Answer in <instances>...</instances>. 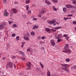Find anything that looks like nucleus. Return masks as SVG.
<instances>
[{"label":"nucleus","instance_id":"obj_1","mask_svg":"<svg viewBox=\"0 0 76 76\" xmlns=\"http://www.w3.org/2000/svg\"><path fill=\"white\" fill-rule=\"evenodd\" d=\"M68 47H69V44H66L64 46V48L63 52L64 53H67L68 54H70V53H72V51L71 50L69 49L67 50V48Z\"/></svg>","mask_w":76,"mask_h":76},{"label":"nucleus","instance_id":"obj_2","mask_svg":"<svg viewBox=\"0 0 76 76\" xmlns=\"http://www.w3.org/2000/svg\"><path fill=\"white\" fill-rule=\"evenodd\" d=\"M61 66L62 67H63L61 68V69L62 70H65V71H67V68L66 67H67L68 65L67 64H61Z\"/></svg>","mask_w":76,"mask_h":76},{"label":"nucleus","instance_id":"obj_3","mask_svg":"<svg viewBox=\"0 0 76 76\" xmlns=\"http://www.w3.org/2000/svg\"><path fill=\"white\" fill-rule=\"evenodd\" d=\"M5 23H3L2 24L0 25V29H3L4 28V26H5Z\"/></svg>","mask_w":76,"mask_h":76},{"label":"nucleus","instance_id":"obj_4","mask_svg":"<svg viewBox=\"0 0 76 76\" xmlns=\"http://www.w3.org/2000/svg\"><path fill=\"white\" fill-rule=\"evenodd\" d=\"M56 21V20L54 19H53L50 21H48L47 22L49 23V24H53V23H54Z\"/></svg>","mask_w":76,"mask_h":76},{"label":"nucleus","instance_id":"obj_5","mask_svg":"<svg viewBox=\"0 0 76 76\" xmlns=\"http://www.w3.org/2000/svg\"><path fill=\"white\" fill-rule=\"evenodd\" d=\"M12 11L13 13H15V14H16V13H17L18 12V10H17L16 9H12Z\"/></svg>","mask_w":76,"mask_h":76},{"label":"nucleus","instance_id":"obj_6","mask_svg":"<svg viewBox=\"0 0 76 76\" xmlns=\"http://www.w3.org/2000/svg\"><path fill=\"white\" fill-rule=\"evenodd\" d=\"M47 12V9L46 8H43L42 10V11H41V13H45V12Z\"/></svg>","mask_w":76,"mask_h":76},{"label":"nucleus","instance_id":"obj_7","mask_svg":"<svg viewBox=\"0 0 76 76\" xmlns=\"http://www.w3.org/2000/svg\"><path fill=\"white\" fill-rule=\"evenodd\" d=\"M66 7V8H72L73 6L72 5L70 4H66L65 6Z\"/></svg>","mask_w":76,"mask_h":76},{"label":"nucleus","instance_id":"obj_8","mask_svg":"<svg viewBox=\"0 0 76 76\" xmlns=\"http://www.w3.org/2000/svg\"><path fill=\"white\" fill-rule=\"evenodd\" d=\"M50 43L53 46L55 45V42H54V40L52 39L50 40Z\"/></svg>","mask_w":76,"mask_h":76},{"label":"nucleus","instance_id":"obj_9","mask_svg":"<svg viewBox=\"0 0 76 76\" xmlns=\"http://www.w3.org/2000/svg\"><path fill=\"white\" fill-rule=\"evenodd\" d=\"M8 65L10 68H12L13 67V64H12V63L11 62H9Z\"/></svg>","mask_w":76,"mask_h":76},{"label":"nucleus","instance_id":"obj_10","mask_svg":"<svg viewBox=\"0 0 76 76\" xmlns=\"http://www.w3.org/2000/svg\"><path fill=\"white\" fill-rule=\"evenodd\" d=\"M9 14V13L6 12V11L5 10H4V15L5 16H7Z\"/></svg>","mask_w":76,"mask_h":76},{"label":"nucleus","instance_id":"obj_11","mask_svg":"<svg viewBox=\"0 0 76 76\" xmlns=\"http://www.w3.org/2000/svg\"><path fill=\"white\" fill-rule=\"evenodd\" d=\"M23 38L26 41H29V37L24 36Z\"/></svg>","mask_w":76,"mask_h":76},{"label":"nucleus","instance_id":"obj_12","mask_svg":"<svg viewBox=\"0 0 76 76\" xmlns=\"http://www.w3.org/2000/svg\"><path fill=\"white\" fill-rule=\"evenodd\" d=\"M45 3H46V4H48V5H50V4H51V3L47 0H45Z\"/></svg>","mask_w":76,"mask_h":76},{"label":"nucleus","instance_id":"obj_13","mask_svg":"<svg viewBox=\"0 0 76 76\" xmlns=\"http://www.w3.org/2000/svg\"><path fill=\"white\" fill-rule=\"evenodd\" d=\"M61 37H62V34H58V35L56 37V39H60V38H61Z\"/></svg>","mask_w":76,"mask_h":76},{"label":"nucleus","instance_id":"obj_14","mask_svg":"<svg viewBox=\"0 0 76 76\" xmlns=\"http://www.w3.org/2000/svg\"><path fill=\"white\" fill-rule=\"evenodd\" d=\"M30 1H31L30 0H26L25 3H26V4H29V3H30Z\"/></svg>","mask_w":76,"mask_h":76},{"label":"nucleus","instance_id":"obj_15","mask_svg":"<svg viewBox=\"0 0 76 76\" xmlns=\"http://www.w3.org/2000/svg\"><path fill=\"white\" fill-rule=\"evenodd\" d=\"M41 19L42 20H46L47 19V17L45 16L42 17L41 18Z\"/></svg>","mask_w":76,"mask_h":76},{"label":"nucleus","instance_id":"obj_16","mask_svg":"<svg viewBox=\"0 0 76 76\" xmlns=\"http://www.w3.org/2000/svg\"><path fill=\"white\" fill-rule=\"evenodd\" d=\"M24 37H29V34L28 33H27L26 34H24Z\"/></svg>","mask_w":76,"mask_h":76},{"label":"nucleus","instance_id":"obj_17","mask_svg":"<svg viewBox=\"0 0 76 76\" xmlns=\"http://www.w3.org/2000/svg\"><path fill=\"white\" fill-rule=\"evenodd\" d=\"M45 30L47 32H50V29L48 28H46Z\"/></svg>","mask_w":76,"mask_h":76},{"label":"nucleus","instance_id":"obj_18","mask_svg":"<svg viewBox=\"0 0 76 76\" xmlns=\"http://www.w3.org/2000/svg\"><path fill=\"white\" fill-rule=\"evenodd\" d=\"M47 76H51V73L50 71H48L47 72Z\"/></svg>","mask_w":76,"mask_h":76},{"label":"nucleus","instance_id":"obj_19","mask_svg":"<svg viewBox=\"0 0 76 76\" xmlns=\"http://www.w3.org/2000/svg\"><path fill=\"white\" fill-rule=\"evenodd\" d=\"M60 28H61V27L60 26L57 27L55 28V29H60Z\"/></svg>","mask_w":76,"mask_h":76},{"label":"nucleus","instance_id":"obj_20","mask_svg":"<svg viewBox=\"0 0 76 76\" xmlns=\"http://www.w3.org/2000/svg\"><path fill=\"white\" fill-rule=\"evenodd\" d=\"M63 10L64 12H66L67 11V9L66 8L64 7L63 8Z\"/></svg>","mask_w":76,"mask_h":76},{"label":"nucleus","instance_id":"obj_21","mask_svg":"<svg viewBox=\"0 0 76 76\" xmlns=\"http://www.w3.org/2000/svg\"><path fill=\"white\" fill-rule=\"evenodd\" d=\"M39 64L41 66V67H42V69H43V68H44V65H43V64H42V63H41V62H40L39 63Z\"/></svg>","mask_w":76,"mask_h":76},{"label":"nucleus","instance_id":"obj_22","mask_svg":"<svg viewBox=\"0 0 76 76\" xmlns=\"http://www.w3.org/2000/svg\"><path fill=\"white\" fill-rule=\"evenodd\" d=\"M1 58L3 61H4V60H5L6 58L5 56L2 57Z\"/></svg>","mask_w":76,"mask_h":76},{"label":"nucleus","instance_id":"obj_23","mask_svg":"<svg viewBox=\"0 0 76 76\" xmlns=\"http://www.w3.org/2000/svg\"><path fill=\"white\" fill-rule=\"evenodd\" d=\"M19 53H20L23 56H24L25 55V53L21 51H19Z\"/></svg>","mask_w":76,"mask_h":76},{"label":"nucleus","instance_id":"obj_24","mask_svg":"<svg viewBox=\"0 0 76 76\" xmlns=\"http://www.w3.org/2000/svg\"><path fill=\"white\" fill-rule=\"evenodd\" d=\"M53 9L54 11H57V8L56 7H55L53 6Z\"/></svg>","mask_w":76,"mask_h":76},{"label":"nucleus","instance_id":"obj_25","mask_svg":"<svg viewBox=\"0 0 76 76\" xmlns=\"http://www.w3.org/2000/svg\"><path fill=\"white\" fill-rule=\"evenodd\" d=\"M13 28H17L18 26L16 24H14L13 25Z\"/></svg>","mask_w":76,"mask_h":76},{"label":"nucleus","instance_id":"obj_26","mask_svg":"<svg viewBox=\"0 0 76 76\" xmlns=\"http://www.w3.org/2000/svg\"><path fill=\"white\" fill-rule=\"evenodd\" d=\"M51 1L54 3H57V2H58V1H57V0H51Z\"/></svg>","mask_w":76,"mask_h":76},{"label":"nucleus","instance_id":"obj_27","mask_svg":"<svg viewBox=\"0 0 76 76\" xmlns=\"http://www.w3.org/2000/svg\"><path fill=\"white\" fill-rule=\"evenodd\" d=\"M31 51V49L30 48H28L26 52L28 53V52H30Z\"/></svg>","mask_w":76,"mask_h":76},{"label":"nucleus","instance_id":"obj_28","mask_svg":"<svg viewBox=\"0 0 76 76\" xmlns=\"http://www.w3.org/2000/svg\"><path fill=\"white\" fill-rule=\"evenodd\" d=\"M72 3H73L74 4L76 5V0H74L72 1Z\"/></svg>","mask_w":76,"mask_h":76},{"label":"nucleus","instance_id":"obj_29","mask_svg":"<svg viewBox=\"0 0 76 76\" xmlns=\"http://www.w3.org/2000/svg\"><path fill=\"white\" fill-rule=\"evenodd\" d=\"M31 35H35V32L34 31H32L31 33Z\"/></svg>","mask_w":76,"mask_h":76},{"label":"nucleus","instance_id":"obj_30","mask_svg":"<svg viewBox=\"0 0 76 76\" xmlns=\"http://www.w3.org/2000/svg\"><path fill=\"white\" fill-rule=\"evenodd\" d=\"M65 61L67 62H69V61H70V59L69 58H66V59Z\"/></svg>","mask_w":76,"mask_h":76},{"label":"nucleus","instance_id":"obj_31","mask_svg":"<svg viewBox=\"0 0 76 76\" xmlns=\"http://www.w3.org/2000/svg\"><path fill=\"white\" fill-rule=\"evenodd\" d=\"M13 12H11L10 13V16L11 17H12V16H13Z\"/></svg>","mask_w":76,"mask_h":76},{"label":"nucleus","instance_id":"obj_32","mask_svg":"<svg viewBox=\"0 0 76 76\" xmlns=\"http://www.w3.org/2000/svg\"><path fill=\"white\" fill-rule=\"evenodd\" d=\"M26 9L27 10H29V6H28V5H26Z\"/></svg>","mask_w":76,"mask_h":76},{"label":"nucleus","instance_id":"obj_33","mask_svg":"<svg viewBox=\"0 0 76 76\" xmlns=\"http://www.w3.org/2000/svg\"><path fill=\"white\" fill-rule=\"evenodd\" d=\"M3 2L4 4H6L7 3V1L6 0H3Z\"/></svg>","mask_w":76,"mask_h":76},{"label":"nucleus","instance_id":"obj_34","mask_svg":"<svg viewBox=\"0 0 76 76\" xmlns=\"http://www.w3.org/2000/svg\"><path fill=\"white\" fill-rule=\"evenodd\" d=\"M12 37H14L16 36V34L15 33H14L12 35Z\"/></svg>","mask_w":76,"mask_h":76},{"label":"nucleus","instance_id":"obj_35","mask_svg":"<svg viewBox=\"0 0 76 76\" xmlns=\"http://www.w3.org/2000/svg\"><path fill=\"white\" fill-rule=\"evenodd\" d=\"M28 14H31V10H29L28 11Z\"/></svg>","mask_w":76,"mask_h":76},{"label":"nucleus","instance_id":"obj_36","mask_svg":"<svg viewBox=\"0 0 76 76\" xmlns=\"http://www.w3.org/2000/svg\"><path fill=\"white\" fill-rule=\"evenodd\" d=\"M33 20L34 21H36V20H37V18H33Z\"/></svg>","mask_w":76,"mask_h":76},{"label":"nucleus","instance_id":"obj_37","mask_svg":"<svg viewBox=\"0 0 76 76\" xmlns=\"http://www.w3.org/2000/svg\"><path fill=\"white\" fill-rule=\"evenodd\" d=\"M67 36H68V35L66 34H64L63 35L64 37H67Z\"/></svg>","mask_w":76,"mask_h":76},{"label":"nucleus","instance_id":"obj_38","mask_svg":"<svg viewBox=\"0 0 76 76\" xmlns=\"http://www.w3.org/2000/svg\"><path fill=\"white\" fill-rule=\"evenodd\" d=\"M23 17L24 18H26V15H25V14H23Z\"/></svg>","mask_w":76,"mask_h":76},{"label":"nucleus","instance_id":"obj_39","mask_svg":"<svg viewBox=\"0 0 76 76\" xmlns=\"http://www.w3.org/2000/svg\"><path fill=\"white\" fill-rule=\"evenodd\" d=\"M73 15V14H71V15H67L68 16V17H71V16H72Z\"/></svg>","mask_w":76,"mask_h":76},{"label":"nucleus","instance_id":"obj_40","mask_svg":"<svg viewBox=\"0 0 76 76\" xmlns=\"http://www.w3.org/2000/svg\"><path fill=\"white\" fill-rule=\"evenodd\" d=\"M73 23L74 25H76V21H74L73 22Z\"/></svg>","mask_w":76,"mask_h":76},{"label":"nucleus","instance_id":"obj_41","mask_svg":"<svg viewBox=\"0 0 76 76\" xmlns=\"http://www.w3.org/2000/svg\"><path fill=\"white\" fill-rule=\"evenodd\" d=\"M12 58H16V56H12Z\"/></svg>","mask_w":76,"mask_h":76},{"label":"nucleus","instance_id":"obj_42","mask_svg":"<svg viewBox=\"0 0 76 76\" xmlns=\"http://www.w3.org/2000/svg\"><path fill=\"white\" fill-rule=\"evenodd\" d=\"M65 39L66 40H69V37H66Z\"/></svg>","mask_w":76,"mask_h":76},{"label":"nucleus","instance_id":"obj_43","mask_svg":"<svg viewBox=\"0 0 76 76\" xmlns=\"http://www.w3.org/2000/svg\"><path fill=\"white\" fill-rule=\"evenodd\" d=\"M62 40H61V39H58L57 40V42H61V41Z\"/></svg>","mask_w":76,"mask_h":76},{"label":"nucleus","instance_id":"obj_44","mask_svg":"<svg viewBox=\"0 0 76 76\" xmlns=\"http://www.w3.org/2000/svg\"><path fill=\"white\" fill-rule=\"evenodd\" d=\"M45 38H46V37H45V36H43L42 37V39H44Z\"/></svg>","mask_w":76,"mask_h":76},{"label":"nucleus","instance_id":"obj_45","mask_svg":"<svg viewBox=\"0 0 76 76\" xmlns=\"http://www.w3.org/2000/svg\"><path fill=\"white\" fill-rule=\"evenodd\" d=\"M64 20H65V21L67 20V19H68L67 18H65H65H64Z\"/></svg>","mask_w":76,"mask_h":76},{"label":"nucleus","instance_id":"obj_46","mask_svg":"<svg viewBox=\"0 0 76 76\" xmlns=\"http://www.w3.org/2000/svg\"><path fill=\"white\" fill-rule=\"evenodd\" d=\"M19 36H17L16 37V40H17V41H18L19 40Z\"/></svg>","mask_w":76,"mask_h":76},{"label":"nucleus","instance_id":"obj_47","mask_svg":"<svg viewBox=\"0 0 76 76\" xmlns=\"http://www.w3.org/2000/svg\"><path fill=\"white\" fill-rule=\"evenodd\" d=\"M37 16L39 17V18H41V16H42V15H41V14L38 15Z\"/></svg>","mask_w":76,"mask_h":76},{"label":"nucleus","instance_id":"obj_48","mask_svg":"<svg viewBox=\"0 0 76 76\" xmlns=\"http://www.w3.org/2000/svg\"><path fill=\"white\" fill-rule=\"evenodd\" d=\"M34 26L35 27H36V28H38L39 27L38 25H36Z\"/></svg>","mask_w":76,"mask_h":76},{"label":"nucleus","instance_id":"obj_49","mask_svg":"<svg viewBox=\"0 0 76 76\" xmlns=\"http://www.w3.org/2000/svg\"><path fill=\"white\" fill-rule=\"evenodd\" d=\"M22 60H26V58H25V57H23L22 58Z\"/></svg>","mask_w":76,"mask_h":76},{"label":"nucleus","instance_id":"obj_50","mask_svg":"<svg viewBox=\"0 0 76 76\" xmlns=\"http://www.w3.org/2000/svg\"><path fill=\"white\" fill-rule=\"evenodd\" d=\"M29 63L30 65L29 64H28V66H29V67H30L31 66V62H29Z\"/></svg>","mask_w":76,"mask_h":76},{"label":"nucleus","instance_id":"obj_51","mask_svg":"<svg viewBox=\"0 0 76 76\" xmlns=\"http://www.w3.org/2000/svg\"><path fill=\"white\" fill-rule=\"evenodd\" d=\"M18 2H15L14 3V4H18Z\"/></svg>","mask_w":76,"mask_h":76},{"label":"nucleus","instance_id":"obj_52","mask_svg":"<svg viewBox=\"0 0 76 76\" xmlns=\"http://www.w3.org/2000/svg\"><path fill=\"white\" fill-rule=\"evenodd\" d=\"M51 31L53 32H54V31H55V30H54V29H53V28L51 29Z\"/></svg>","mask_w":76,"mask_h":76},{"label":"nucleus","instance_id":"obj_53","mask_svg":"<svg viewBox=\"0 0 76 76\" xmlns=\"http://www.w3.org/2000/svg\"><path fill=\"white\" fill-rule=\"evenodd\" d=\"M36 29V28L35 27V26H34V27H33V29L34 30H35V29Z\"/></svg>","mask_w":76,"mask_h":76},{"label":"nucleus","instance_id":"obj_54","mask_svg":"<svg viewBox=\"0 0 76 76\" xmlns=\"http://www.w3.org/2000/svg\"><path fill=\"white\" fill-rule=\"evenodd\" d=\"M12 23V22H11V21H9V24H10H10H11V23Z\"/></svg>","mask_w":76,"mask_h":76},{"label":"nucleus","instance_id":"obj_55","mask_svg":"<svg viewBox=\"0 0 76 76\" xmlns=\"http://www.w3.org/2000/svg\"><path fill=\"white\" fill-rule=\"evenodd\" d=\"M72 7H73V8H74V9H76V6H73Z\"/></svg>","mask_w":76,"mask_h":76},{"label":"nucleus","instance_id":"obj_56","mask_svg":"<svg viewBox=\"0 0 76 76\" xmlns=\"http://www.w3.org/2000/svg\"><path fill=\"white\" fill-rule=\"evenodd\" d=\"M25 44L24 42L22 43V45H23Z\"/></svg>","mask_w":76,"mask_h":76},{"label":"nucleus","instance_id":"obj_57","mask_svg":"<svg viewBox=\"0 0 76 76\" xmlns=\"http://www.w3.org/2000/svg\"><path fill=\"white\" fill-rule=\"evenodd\" d=\"M41 49H42V50H44V48L42 47L41 48Z\"/></svg>","mask_w":76,"mask_h":76},{"label":"nucleus","instance_id":"obj_58","mask_svg":"<svg viewBox=\"0 0 76 76\" xmlns=\"http://www.w3.org/2000/svg\"><path fill=\"white\" fill-rule=\"evenodd\" d=\"M68 19H72L71 18H67Z\"/></svg>","mask_w":76,"mask_h":76},{"label":"nucleus","instance_id":"obj_59","mask_svg":"<svg viewBox=\"0 0 76 76\" xmlns=\"http://www.w3.org/2000/svg\"><path fill=\"white\" fill-rule=\"evenodd\" d=\"M54 76H58V75L56 74H54Z\"/></svg>","mask_w":76,"mask_h":76},{"label":"nucleus","instance_id":"obj_60","mask_svg":"<svg viewBox=\"0 0 76 76\" xmlns=\"http://www.w3.org/2000/svg\"><path fill=\"white\" fill-rule=\"evenodd\" d=\"M56 24H57V25H58V24H59V23L56 22Z\"/></svg>","mask_w":76,"mask_h":76},{"label":"nucleus","instance_id":"obj_61","mask_svg":"<svg viewBox=\"0 0 76 76\" xmlns=\"http://www.w3.org/2000/svg\"><path fill=\"white\" fill-rule=\"evenodd\" d=\"M73 67V68H76V66H74Z\"/></svg>","mask_w":76,"mask_h":76},{"label":"nucleus","instance_id":"obj_62","mask_svg":"<svg viewBox=\"0 0 76 76\" xmlns=\"http://www.w3.org/2000/svg\"><path fill=\"white\" fill-rule=\"evenodd\" d=\"M21 47L22 48H23V45H22L21 46Z\"/></svg>","mask_w":76,"mask_h":76},{"label":"nucleus","instance_id":"obj_63","mask_svg":"<svg viewBox=\"0 0 76 76\" xmlns=\"http://www.w3.org/2000/svg\"><path fill=\"white\" fill-rule=\"evenodd\" d=\"M53 25L56 26V23H55Z\"/></svg>","mask_w":76,"mask_h":76},{"label":"nucleus","instance_id":"obj_64","mask_svg":"<svg viewBox=\"0 0 76 76\" xmlns=\"http://www.w3.org/2000/svg\"><path fill=\"white\" fill-rule=\"evenodd\" d=\"M14 67H16V66H15V64H14Z\"/></svg>","mask_w":76,"mask_h":76}]
</instances>
